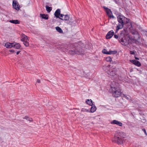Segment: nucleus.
Instances as JSON below:
<instances>
[{
    "label": "nucleus",
    "mask_w": 147,
    "mask_h": 147,
    "mask_svg": "<svg viewBox=\"0 0 147 147\" xmlns=\"http://www.w3.org/2000/svg\"><path fill=\"white\" fill-rule=\"evenodd\" d=\"M117 20L119 24L117 26V31L120 29H122L123 28L124 24H127L129 22V19L122 16H119L118 17Z\"/></svg>",
    "instance_id": "f257e3e1"
},
{
    "label": "nucleus",
    "mask_w": 147,
    "mask_h": 147,
    "mask_svg": "<svg viewBox=\"0 0 147 147\" xmlns=\"http://www.w3.org/2000/svg\"><path fill=\"white\" fill-rule=\"evenodd\" d=\"M125 134L123 132H117L114 136L115 141L119 144H122L125 140Z\"/></svg>",
    "instance_id": "f03ea898"
},
{
    "label": "nucleus",
    "mask_w": 147,
    "mask_h": 147,
    "mask_svg": "<svg viewBox=\"0 0 147 147\" xmlns=\"http://www.w3.org/2000/svg\"><path fill=\"white\" fill-rule=\"evenodd\" d=\"M112 92L113 96L116 97L120 96L122 92L120 90L117 89L115 87H111Z\"/></svg>",
    "instance_id": "7ed1b4c3"
},
{
    "label": "nucleus",
    "mask_w": 147,
    "mask_h": 147,
    "mask_svg": "<svg viewBox=\"0 0 147 147\" xmlns=\"http://www.w3.org/2000/svg\"><path fill=\"white\" fill-rule=\"evenodd\" d=\"M82 50L78 46L74 50H71L69 51V53L71 55L75 54H82Z\"/></svg>",
    "instance_id": "20e7f679"
},
{
    "label": "nucleus",
    "mask_w": 147,
    "mask_h": 147,
    "mask_svg": "<svg viewBox=\"0 0 147 147\" xmlns=\"http://www.w3.org/2000/svg\"><path fill=\"white\" fill-rule=\"evenodd\" d=\"M21 37V40L23 42L24 45L26 47L29 46V43L28 42V37L24 34H22Z\"/></svg>",
    "instance_id": "39448f33"
},
{
    "label": "nucleus",
    "mask_w": 147,
    "mask_h": 147,
    "mask_svg": "<svg viewBox=\"0 0 147 147\" xmlns=\"http://www.w3.org/2000/svg\"><path fill=\"white\" fill-rule=\"evenodd\" d=\"M13 6L14 9L17 10L20 9V5L18 2L15 0L13 1Z\"/></svg>",
    "instance_id": "423d86ee"
},
{
    "label": "nucleus",
    "mask_w": 147,
    "mask_h": 147,
    "mask_svg": "<svg viewBox=\"0 0 147 147\" xmlns=\"http://www.w3.org/2000/svg\"><path fill=\"white\" fill-rule=\"evenodd\" d=\"M64 15L61 14L60 16V17L59 18V19L62 20H64L65 21H68L69 19V17L68 15H66L64 16V18H63Z\"/></svg>",
    "instance_id": "0eeeda50"
},
{
    "label": "nucleus",
    "mask_w": 147,
    "mask_h": 147,
    "mask_svg": "<svg viewBox=\"0 0 147 147\" xmlns=\"http://www.w3.org/2000/svg\"><path fill=\"white\" fill-rule=\"evenodd\" d=\"M130 61L138 67H140L141 65L140 63L138 61L135 60H131Z\"/></svg>",
    "instance_id": "6e6552de"
},
{
    "label": "nucleus",
    "mask_w": 147,
    "mask_h": 147,
    "mask_svg": "<svg viewBox=\"0 0 147 147\" xmlns=\"http://www.w3.org/2000/svg\"><path fill=\"white\" fill-rule=\"evenodd\" d=\"M119 41L120 42L121 44L124 45H126L127 44H129L128 43V40L127 41L126 39H124L123 38H121L119 40Z\"/></svg>",
    "instance_id": "1a4fd4ad"
},
{
    "label": "nucleus",
    "mask_w": 147,
    "mask_h": 147,
    "mask_svg": "<svg viewBox=\"0 0 147 147\" xmlns=\"http://www.w3.org/2000/svg\"><path fill=\"white\" fill-rule=\"evenodd\" d=\"M111 123L114 124H116L117 125H118V126H122L123 125V124L121 122L119 121H117L116 120H114L113 121H112L111 122Z\"/></svg>",
    "instance_id": "9d476101"
},
{
    "label": "nucleus",
    "mask_w": 147,
    "mask_h": 147,
    "mask_svg": "<svg viewBox=\"0 0 147 147\" xmlns=\"http://www.w3.org/2000/svg\"><path fill=\"white\" fill-rule=\"evenodd\" d=\"M54 15L56 18H59L60 17V10L59 9H58L55 11Z\"/></svg>",
    "instance_id": "9b49d317"
},
{
    "label": "nucleus",
    "mask_w": 147,
    "mask_h": 147,
    "mask_svg": "<svg viewBox=\"0 0 147 147\" xmlns=\"http://www.w3.org/2000/svg\"><path fill=\"white\" fill-rule=\"evenodd\" d=\"M103 8L105 10L107 15L108 16L109 18H110V9L106 7L105 6H103Z\"/></svg>",
    "instance_id": "f8f14e48"
},
{
    "label": "nucleus",
    "mask_w": 147,
    "mask_h": 147,
    "mask_svg": "<svg viewBox=\"0 0 147 147\" xmlns=\"http://www.w3.org/2000/svg\"><path fill=\"white\" fill-rule=\"evenodd\" d=\"M128 43H129V44L133 43H135L137 41L136 39L134 38H130V37H128Z\"/></svg>",
    "instance_id": "ddd939ff"
},
{
    "label": "nucleus",
    "mask_w": 147,
    "mask_h": 147,
    "mask_svg": "<svg viewBox=\"0 0 147 147\" xmlns=\"http://www.w3.org/2000/svg\"><path fill=\"white\" fill-rule=\"evenodd\" d=\"M13 43L7 42L5 44V46L7 48H10L13 47Z\"/></svg>",
    "instance_id": "4468645a"
},
{
    "label": "nucleus",
    "mask_w": 147,
    "mask_h": 147,
    "mask_svg": "<svg viewBox=\"0 0 147 147\" xmlns=\"http://www.w3.org/2000/svg\"><path fill=\"white\" fill-rule=\"evenodd\" d=\"M117 71V69L114 68L111 71V75L114 76L116 74Z\"/></svg>",
    "instance_id": "2eb2a0df"
},
{
    "label": "nucleus",
    "mask_w": 147,
    "mask_h": 147,
    "mask_svg": "<svg viewBox=\"0 0 147 147\" xmlns=\"http://www.w3.org/2000/svg\"><path fill=\"white\" fill-rule=\"evenodd\" d=\"M9 22L15 24H19L20 23V21L18 20H10Z\"/></svg>",
    "instance_id": "dca6fc26"
},
{
    "label": "nucleus",
    "mask_w": 147,
    "mask_h": 147,
    "mask_svg": "<svg viewBox=\"0 0 147 147\" xmlns=\"http://www.w3.org/2000/svg\"><path fill=\"white\" fill-rule=\"evenodd\" d=\"M13 43V47L18 49H20V44L17 43H15V44L14 43Z\"/></svg>",
    "instance_id": "f3484780"
},
{
    "label": "nucleus",
    "mask_w": 147,
    "mask_h": 147,
    "mask_svg": "<svg viewBox=\"0 0 147 147\" xmlns=\"http://www.w3.org/2000/svg\"><path fill=\"white\" fill-rule=\"evenodd\" d=\"M86 103L88 105L92 106L93 105L92 101L91 99H88L86 101Z\"/></svg>",
    "instance_id": "a211bd4d"
},
{
    "label": "nucleus",
    "mask_w": 147,
    "mask_h": 147,
    "mask_svg": "<svg viewBox=\"0 0 147 147\" xmlns=\"http://www.w3.org/2000/svg\"><path fill=\"white\" fill-rule=\"evenodd\" d=\"M92 106L90 109V112L91 113H94L96 111V108L95 105Z\"/></svg>",
    "instance_id": "6ab92c4d"
},
{
    "label": "nucleus",
    "mask_w": 147,
    "mask_h": 147,
    "mask_svg": "<svg viewBox=\"0 0 147 147\" xmlns=\"http://www.w3.org/2000/svg\"><path fill=\"white\" fill-rule=\"evenodd\" d=\"M40 15L42 18L43 19L46 20H47L48 19V16L47 15H45L44 14H40Z\"/></svg>",
    "instance_id": "aec40b11"
},
{
    "label": "nucleus",
    "mask_w": 147,
    "mask_h": 147,
    "mask_svg": "<svg viewBox=\"0 0 147 147\" xmlns=\"http://www.w3.org/2000/svg\"><path fill=\"white\" fill-rule=\"evenodd\" d=\"M102 52L103 53L106 54H108V55H110V51H107L106 49H103L102 51Z\"/></svg>",
    "instance_id": "412c9836"
},
{
    "label": "nucleus",
    "mask_w": 147,
    "mask_h": 147,
    "mask_svg": "<svg viewBox=\"0 0 147 147\" xmlns=\"http://www.w3.org/2000/svg\"><path fill=\"white\" fill-rule=\"evenodd\" d=\"M56 30L59 33H63V31L61 29L59 26H57L55 28Z\"/></svg>",
    "instance_id": "4be33fe9"
},
{
    "label": "nucleus",
    "mask_w": 147,
    "mask_h": 147,
    "mask_svg": "<svg viewBox=\"0 0 147 147\" xmlns=\"http://www.w3.org/2000/svg\"><path fill=\"white\" fill-rule=\"evenodd\" d=\"M46 10L48 13L50 12L52 9V7H50L48 6H46Z\"/></svg>",
    "instance_id": "5701e85b"
},
{
    "label": "nucleus",
    "mask_w": 147,
    "mask_h": 147,
    "mask_svg": "<svg viewBox=\"0 0 147 147\" xmlns=\"http://www.w3.org/2000/svg\"><path fill=\"white\" fill-rule=\"evenodd\" d=\"M106 38L107 39H109L110 38V31H109L107 34L106 35Z\"/></svg>",
    "instance_id": "b1692460"
},
{
    "label": "nucleus",
    "mask_w": 147,
    "mask_h": 147,
    "mask_svg": "<svg viewBox=\"0 0 147 147\" xmlns=\"http://www.w3.org/2000/svg\"><path fill=\"white\" fill-rule=\"evenodd\" d=\"M105 60L107 62L110 61V57H108L105 58Z\"/></svg>",
    "instance_id": "393cba45"
},
{
    "label": "nucleus",
    "mask_w": 147,
    "mask_h": 147,
    "mask_svg": "<svg viewBox=\"0 0 147 147\" xmlns=\"http://www.w3.org/2000/svg\"><path fill=\"white\" fill-rule=\"evenodd\" d=\"M123 96L126 99H128V100H129V99H130V97H129V98L127 96L125 95V94H123Z\"/></svg>",
    "instance_id": "a878e982"
},
{
    "label": "nucleus",
    "mask_w": 147,
    "mask_h": 147,
    "mask_svg": "<svg viewBox=\"0 0 147 147\" xmlns=\"http://www.w3.org/2000/svg\"><path fill=\"white\" fill-rule=\"evenodd\" d=\"M117 51H111V54H115L117 53Z\"/></svg>",
    "instance_id": "bb28decb"
},
{
    "label": "nucleus",
    "mask_w": 147,
    "mask_h": 147,
    "mask_svg": "<svg viewBox=\"0 0 147 147\" xmlns=\"http://www.w3.org/2000/svg\"><path fill=\"white\" fill-rule=\"evenodd\" d=\"M130 54H134L136 52V51H130Z\"/></svg>",
    "instance_id": "cd10ccee"
},
{
    "label": "nucleus",
    "mask_w": 147,
    "mask_h": 147,
    "mask_svg": "<svg viewBox=\"0 0 147 147\" xmlns=\"http://www.w3.org/2000/svg\"><path fill=\"white\" fill-rule=\"evenodd\" d=\"M142 130L144 132L145 134L146 135H147L146 130L144 129H142Z\"/></svg>",
    "instance_id": "c85d7f7f"
},
{
    "label": "nucleus",
    "mask_w": 147,
    "mask_h": 147,
    "mask_svg": "<svg viewBox=\"0 0 147 147\" xmlns=\"http://www.w3.org/2000/svg\"><path fill=\"white\" fill-rule=\"evenodd\" d=\"M114 34V32L113 30H111V35L113 36Z\"/></svg>",
    "instance_id": "c756f323"
},
{
    "label": "nucleus",
    "mask_w": 147,
    "mask_h": 147,
    "mask_svg": "<svg viewBox=\"0 0 147 147\" xmlns=\"http://www.w3.org/2000/svg\"><path fill=\"white\" fill-rule=\"evenodd\" d=\"M36 82H37V83H40V80L39 79H38L37 80Z\"/></svg>",
    "instance_id": "7c9ffc66"
},
{
    "label": "nucleus",
    "mask_w": 147,
    "mask_h": 147,
    "mask_svg": "<svg viewBox=\"0 0 147 147\" xmlns=\"http://www.w3.org/2000/svg\"><path fill=\"white\" fill-rule=\"evenodd\" d=\"M114 37L116 38H118V36L116 34L114 35Z\"/></svg>",
    "instance_id": "2f4dec72"
},
{
    "label": "nucleus",
    "mask_w": 147,
    "mask_h": 147,
    "mask_svg": "<svg viewBox=\"0 0 147 147\" xmlns=\"http://www.w3.org/2000/svg\"><path fill=\"white\" fill-rule=\"evenodd\" d=\"M9 51L10 52H11L12 53H13L14 52V50H12V49L9 50Z\"/></svg>",
    "instance_id": "473e14b6"
},
{
    "label": "nucleus",
    "mask_w": 147,
    "mask_h": 147,
    "mask_svg": "<svg viewBox=\"0 0 147 147\" xmlns=\"http://www.w3.org/2000/svg\"><path fill=\"white\" fill-rule=\"evenodd\" d=\"M28 117L25 116V117L24 118H23L24 119H26L27 120H28Z\"/></svg>",
    "instance_id": "72a5a7b5"
},
{
    "label": "nucleus",
    "mask_w": 147,
    "mask_h": 147,
    "mask_svg": "<svg viewBox=\"0 0 147 147\" xmlns=\"http://www.w3.org/2000/svg\"><path fill=\"white\" fill-rule=\"evenodd\" d=\"M135 59L136 60H139V58H138L135 56Z\"/></svg>",
    "instance_id": "f704fd0d"
},
{
    "label": "nucleus",
    "mask_w": 147,
    "mask_h": 147,
    "mask_svg": "<svg viewBox=\"0 0 147 147\" xmlns=\"http://www.w3.org/2000/svg\"><path fill=\"white\" fill-rule=\"evenodd\" d=\"M20 51H18L16 53L17 55H18L19 54Z\"/></svg>",
    "instance_id": "c9c22d12"
},
{
    "label": "nucleus",
    "mask_w": 147,
    "mask_h": 147,
    "mask_svg": "<svg viewBox=\"0 0 147 147\" xmlns=\"http://www.w3.org/2000/svg\"><path fill=\"white\" fill-rule=\"evenodd\" d=\"M106 71L107 72L108 74H109V73L110 72L109 71H108L107 70H106Z\"/></svg>",
    "instance_id": "e433bc0d"
},
{
    "label": "nucleus",
    "mask_w": 147,
    "mask_h": 147,
    "mask_svg": "<svg viewBox=\"0 0 147 147\" xmlns=\"http://www.w3.org/2000/svg\"><path fill=\"white\" fill-rule=\"evenodd\" d=\"M114 18V17L113 16V15H112L111 14V18Z\"/></svg>",
    "instance_id": "4c0bfd02"
},
{
    "label": "nucleus",
    "mask_w": 147,
    "mask_h": 147,
    "mask_svg": "<svg viewBox=\"0 0 147 147\" xmlns=\"http://www.w3.org/2000/svg\"><path fill=\"white\" fill-rule=\"evenodd\" d=\"M109 66H107V69H109Z\"/></svg>",
    "instance_id": "58836bf2"
},
{
    "label": "nucleus",
    "mask_w": 147,
    "mask_h": 147,
    "mask_svg": "<svg viewBox=\"0 0 147 147\" xmlns=\"http://www.w3.org/2000/svg\"><path fill=\"white\" fill-rule=\"evenodd\" d=\"M31 119V120H30V121H32V119Z\"/></svg>",
    "instance_id": "ea45409f"
},
{
    "label": "nucleus",
    "mask_w": 147,
    "mask_h": 147,
    "mask_svg": "<svg viewBox=\"0 0 147 147\" xmlns=\"http://www.w3.org/2000/svg\"><path fill=\"white\" fill-rule=\"evenodd\" d=\"M71 24V23L70 22H69V24Z\"/></svg>",
    "instance_id": "a19ab883"
}]
</instances>
